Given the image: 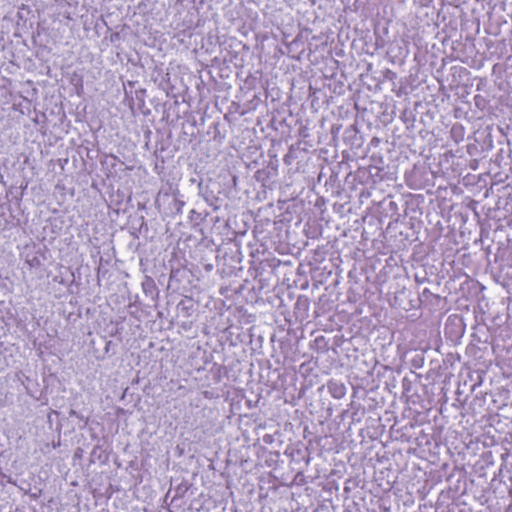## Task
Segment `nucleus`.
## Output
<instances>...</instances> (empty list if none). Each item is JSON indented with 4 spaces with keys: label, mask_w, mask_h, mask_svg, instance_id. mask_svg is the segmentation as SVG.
Instances as JSON below:
<instances>
[{
    "label": "nucleus",
    "mask_w": 512,
    "mask_h": 512,
    "mask_svg": "<svg viewBox=\"0 0 512 512\" xmlns=\"http://www.w3.org/2000/svg\"><path fill=\"white\" fill-rule=\"evenodd\" d=\"M327 389H328V392L330 393V395L334 399H342L346 395V392H347V389H346V386L344 385V383H342L341 381L334 380V379L328 381Z\"/></svg>",
    "instance_id": "nucleus-1"
},
{
    "label": "nucleus",
    "mask_w": 512,
    "mask_h": 512,
    "mask_svg": "<svg viewBox=\"0 0 512 512\" xmlns=\"http://www.w3.org/2000/svg\"><path fill=\"white\" fill-rule=\"evenodd\" d=\"M146 285L153 286V281L149 280L148 283H144L143 284L144 289H146Z\"/></svg>",
    "instance_id": "nucleus-2"
}]
</instances>
